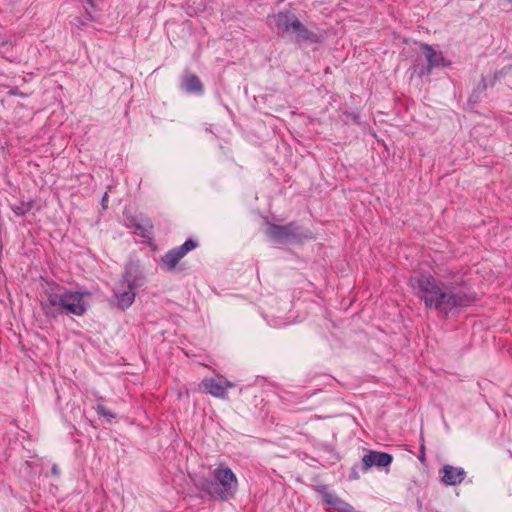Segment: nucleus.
Segmentation results:
<instances>
[{"label": "nucleus", "mask_w": 512, "mask_h": 512, "mask_svg": "<svg viewBox=\"0 0 512 512\" xmlns=\"http://www.w3.org/2000/svg\"><path fill=\"white\" fill-rule=\"evenodd\" d=\"M196 247V243L192 239H188L185 243L179 247H176L168 251L161 258V266L166 271H172L175 269L179 261L191 250Z\"/></svg>", "instance_id": "6"}, {"label": "nucleus", "mask_w": 512, "mask_h": 512, "mask_svg": "<svg viewBox=\"0 0 512 512\" xmlns=\"http://www.w3.org/2000/svg\"><path fill=\"white\" fill-rule=\"evenodd\" d=\"M215 480H236L234 473L228 467L219 466L214 473Z\"/></svg>", "instance_id": "15"}, {"label": "nucleus", "mask_w": 512, "mask_h": 512, "mask_svg": "<svg viewBox=\"0 0 512 512\" xmlns=\"http://www.w3.org/2000/svg\"><path fill=\"white\" fill-rule=\"evenodd\" d=\"M447 485H456L458 482H454V481H451V482H445Z\"/></svg>", "instance_id": "21"}, {"label": "nucleus", "mask_w": 512, "mask_h": 512, "mask_svg": "<svg viewBox=\"0 0 512 512\" xmlns=\"http://www.w3.org/2000/svg\"><path fill=\"white\" fill-rule=\"evenodd\" d=\"M89 295L87 291L69 290L57 284H51L45 291L41 308L46 316L52 318L64 312L82 316L87 311L88 304L85 297Z\"/></svg>", "instance_id": "2"}, {"label": "nucleus", "mask_w": 512, "mask_h": 512, "mask_svg": "<svg viewBox=\"0 0 512 512\" xmlns=\"http://www.w3.org/2000/svg\"><path fill=\"white\" fill-rule=\"evenodd\" d=\"M238 482H200L199 489L206 491L212 498L227 500L233 496Z\"/></svg>", "instance_id": "5"}, {"label": "nucleus", "mask_w": 512, "mask_h": 512, "mask_svg": "<svg viewBox=\"0 0 512 512\" xmlns=\"http://www.w3.org/2000/svg\"><path fill=\"white\" fill-rule=\"evenodd\" d=\"M317 492L321 495L327 512H356L352 505L331 492L326 485L318 486Z\"/></svg>", "instance_id": "4"}, {"label": "nucleus", "mask_w": 512, "mask_h": 512, "mask_svg": "<svg viewBox=\"0 0 512 512\" xmlns=\"http://www.w3.org/2000/svg\"><path fill=\"white\" fill-rule=\"evenodd\" d=\"M512 3V0H509Z\"/></svg>", "instance_id": "24"}, {"label": "nucleus", "mask_w": 512, "mask_h": 512, "mask_svg": "<svg viewBox=\"0 0 512 512\" xmlns=\"http://www.w3.org/2000/svg\"><path fill=\"white\" fill-rule=\"evenodd\" d=\"M10 94H12V95H18V96H21V97H25V94H23V93H19V92H18V91H16V90H12V91H10Z\"/></svg>", "instance_id": "20"}, {"label": "nucleus", "mask_w": 512, "mask_h": 512, "mask_svg": "<svg viewBox=\"0 0 512 512\" xmlns=\"http://www.w3.org/2000/svg\"><path fill=\"white\" fill-rule=\"evenodd\" d=\"M106 199H107V194L104 195L103 201H106Z\"/></svg>", "instance_id": "23"}, {"label": "nucleus", "mask_w": 512, "mask_h": 512, "mask_svg": "<svg viewBox=\"0 0 512 512\" xmlns=\"http://www.w3.org/2000/svg\"><path fill=\"white\" fill-rule=\"evenodd\" d=\"M0 46L4 49H8L13 46V43L11 40H5L0 44Z\"/></svg>", "instance_id": "18"}, {"label": "nucleus", "mask_w": 512, "mask_h": 512, "mask_svg": "<svg viewBox=\"0 0 512 512\" xmlns=\"http://www.w3.org/2000/svg\"><path fill=\"white\" fill-rule=\"evenodd\" d=\"M91 6H94V1L95 0H86Z\"/></svg>", "instance_id": "22"}, {"label": "nucleus", "mask_w": 512, "mask_h": 512, "mask_svg": "<svg viewBox=\"0 0 512 512\" xmlns=\"http://www.w3.org/2000/svg\"><path fill=\"white\" fill-rule=\"evenodd\" d=\"M201 385L204 387L206 393L220 399H225L228 390L235 386L234 383L221 375H217L215 378H206L202 380Z\"/></svg>", "instance_id": "7"}, {"label": "nucleus", "mask_w": 512, "mask_h": 512, "mask_svg": "<svg viewBox=\"0 0 512 512\" xmlns=\"http://www.w3.org/2000/svg\"><path fill=\"white\" fill-rule=\"evenodd\" d=\"M421 49L428 63V70H431L435 67L449 65V62L445 61L441 51H436L432 46L428 44H421Z\"/></svg>", "instance_id": "10"}, {"label": "nucleus", "mask_w": 512, "mask_h": 512, "mask_svg": "<svg viewBox=\"0 0 512 512\" xmlns=\"http://www.w3.org/2000/svg\"><path fill=\"white\" fill-rule=\"evenodd\" d=\"M16 215L22 216L32 209V202H21L19 205L12 206Z\"/></svg>", "instance_id": "16"}, {"label": "nucleus", "mask_w": 512, "mask_h": 512, "mask_svg": "<svg viewBox=\"0 0 512 512\" xmlns=\"http://www.w3.org/2000/svg\"><path fill=\"white\" fill-rule=\"evenodd\" d=\"M393 461V456L389 453L379 451H369L362 458L361 469L368 471L371 468L384 469Z\"/></svg>", "instance_id": "8"}, {"label": "nucleus", "mask_w": 512, "mask_h": 512, "mask_svg": "<svg viewBox=\"0 0 512 512\" xmlns=\"http://www.w3.org/2000/svg\"><path fill=\"white\" fill-rule=\"evenodd\" d=\"M443 472L444 475L441 480H463L466 477V472L462 467L445 465Z\"/></svg>", "instance_id": "14"}, {"label": "nucleus", "mask_w": 512, "mask_h": 512, "mask_svg": "<svg viewBox=\"0 0 512 512\" xmlns=\"http://www.w3.org/2000/svg\"><path fill=\"white\" fill-rule=\"evenodd\" d=\"M137 285L136 277L132 274L131 269H126L123 279L114 287V296L119 308L126 309L133 304Z\"/></svg>", "instance_id": "3"}, {"label": "nucleus", "mask_w": 512, "mask_h": 512, "mask_svg": "<svg viewBox=\"0 0 512 512\" xmlns=\"http://www.w3.org/2000/svg\"><path fill=\"white\" fill-rule=\"evenodd\" d=\"M274 21L279 29L288 32L293 30V23L298 19L288 13L280 12L274 16Z\"/></svg>", "instance_id": "13"}, {"label": "nucleus", "mask_w": 512, "mask_h": 512, "mask_svg": "<svg viewBox=\"0 0 512 512\" xmlns=\"http://www.w3.org/2000/svg\"><path fill=\"white\" fill-rule=\"evenodd\" d=\"M292 32L296 34L297 42L315 43L318 41L317 35L309 31L299 20L294 21Z\"/></svg>", "instance_id": "11"}, {"label": "nucleus", "mask_w": 512, "mask_h": 512, "mask_svg": "<svg viewBox=\"0 0 512 512\" xmlns=\"http://www.w3.org/2000/svg\"><path fill=\"white\" fill-rule=\"evenodd\" d=\"M96 411L98 415L105 417L109 421L115 417V415L102 404L97 405Z\"/></svg>", "instance_id": "17"}, {"label": "nucleus", "mask_w": 512, "mask_h": 512, "mask_svg": "<svg viewBox=\"0 0 512 512\" xmlns=\"http://www.w3.org/2000/svg\"><path fill=\"white\" fill-rule=\"evenodd\" d=\"M52 473H53V476H55V477L59 476L58 469L55 465L52 466Z\"/></svg>", "instance_id": "19"}, {"label": "nucleus", "mask_w": 512, "mask_h": 512, "mask_svg": "<svg viewBox=\"0 0 512 512\" xmlns=\"http://www.w3.org/2000/svg\"><path fill=\"white\" fill-rule=\"evenodd\" d=\"M409 284L427 309H434L445 316L472 301L464 275L460 272L438 274V279L429 274L413 275Z\"/></svg>", "instance_id": "1"}, {"label": "nucleus", "mask_w": 512, "mask_h": 512, "mask_svg": "<svg viewBox=\"0 0 512 512\" xmlns=\"http://www.w3.org/2000/svg\"><path fill=\"white\" fill-rule=\"evenodd\" d=\"M297 230V226L292 223L286 226L270 225L268 234L278 242H286L297 236Z\"/></svg>", "instance_id": "9"}, {"label": "nucleus", "mask_w": 512, "mask_h": 512, "mask_svg": "<svg viewBox=\"0 0 512 512\" xmlns=\"http://www.w3.org/2000/svg\"><path fill=\"white\" fill-rule=\"evenodd\" d=\"M182 87L188 93L202 94L203 85L200 79L194 74H187L182 80Z\"/></svg>", "instance_id": "12"}]
</instances>
